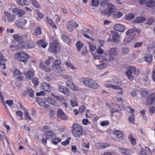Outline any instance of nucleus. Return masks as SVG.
I'll list each match as a JSON object with an SVG mask.
<instances>
[{
	"label": "nucleus",
	"mask_w": 155,
	"mask_h": 155,
	"mask_svg": "<svg viewBox=\"0 0 155 155\" xmlns=\"http://www.w3.org/2000/svg\"><path fill=\"white\" fill-rule=\"evenodd\" d=\"M72 132L74 137H80L83 134V128L78 124H74L72 126Z\"/></svg>",
	"instance_id": "nucleus-1"
},
{
	"label": "nucleus",
	"mask_w": 155,
	"mask_h": 155,
	"mask_svg": "<svg viewBox=\"0 0 155 155\" xmlns=\"http://www.w3.org/2000/svg\"><path fill=\"white\" fill-rule=\"evenodd\" d=\"M29 57V56L23 52L17 53L15 55V58L16 59L25 63L27 62Z\"/></svg>",
	"instance_id": "nucleus-2"
},
{
	"label": "nucleus",
	"mask_w": 155,
	"mask_h": 155,
	"mask_svg": "<svg viewBox=\"0 0 155 155\" xmlns=\"http://www.w3.org/2000/svg\"><path fill=\"white\" fill-rule=\"evenodd\" d=\"M61 62L60 60L57 59L53 61L52 63V67L55 72L58 73H61L64 70L61 67Z\"/></svg>",
	"instance_id": "nucleus-3"
},
{
	"label": "nucleus",
	"mask_w": 155,
	"mask_h": 155,
	"mask_svg": "<svg viewBox=\"0 0 155 155\" xmlns=\"http://www.w3.org/2000/svg\"><path fill=\"white\" fill-rule=\"evenodd\" d=\"M60 46L57 40H54L49 48V51L51 53H56L60 50Z\"/></svg>",
	"instance_id": "nucleus-4"
},
{
	"label": "nucleus",
	"mask_w": 155,
	"mask_h": 155,
	"mask_svg": "<svg viewBox=\"0 0 155 155\" xmlns=\"http://www.w3.org/2000/svg\"><path fill=\"white\" fill-rule=\"evenodd\" d=\"M19 49H30L34 47V45L33 41H27L22 42L19 43L18 45Z\"/></svg>",
	"instance_id": "nucleus-5"
},
{
	"label": "nucleus",
	"mask_w": 155,
	"mask_h": 155,
	"mask_svg": "<svg viewBox=\"0 0 155 155\" xmlns=\"http://www.w3.org/2000/svg\"><path fill=\"white\" fill-rule=\"evenodd\" d=\"M113 5L112 4L109 3L107 5V8L102 10L101 13L106 17H109L111 15L113 12Z\"/></svg>",
	"instance_id": "nucleus-6"
},
{
	"label": "nucleus",
	"mask_w": 155,
	"mask_h": 155,
	"mask_svg": "<svg viewBox=\"0 0 155 155\" xmlns=\"http://www.w3.org/2000/svg\"><path fill=\"white\" fill-rule=\"evenodd\" d=\"M100 61L103 63L100 64L96 65V68L99 69H102L106 68L107 65L108 61L107 58L104 56H102L100 59Z\"/></svg>",
	"instance_id": "nucleus-7"
},
{
	"label": "nucleus",
	"mask_w": 155,
	"mask_h": 155,
	"mask_svg": "<svg viewBox=\"0 0 155 155\" xmlns=\"http://www.w3.org/2000/svg\"><path fill=\"white\" fill-rule=\"evenodd\" d=\"M78 26L77 23L72 21H70L67 24V28L69 31H71L73 30L74 28L78 27Z\"/></svg>",
	"instance_id": "nucleus-8"
},
{
	"label": "nucleus",
	"mask_w": 155,
	"mask_h": 155,
	"mask_svg": "<svg viewBox=\"0 0 155 155\" xmlns=\"http://www.w3.org/2000/svg\"><path fill=\"white\" fill-rule=\"evenodd\" d=\"M117 50L116 48H111L110 50L109 60L112 61L114 59L115 57L117 55Z\"/></svg>",
	"instance_id": "nucleus-9"
},
{
	"label": "nucleus",
	"mask_w": 155,
	"mask_h": 155,
	"mask_svg": "<svg viewBox=\"0 0 155 155\" xmlns=\"http://www.w3.org/2000/svg\"><path fill=\"white\" fill-rule=\"evenodd\" d=\"M126 72H130L132 75L137 76L140 73L139 70L132 66H130L127 68V71Z\"/></svg>",
	"instance_id": "nucleus-10"
},
{
	"label": "nucleus",
	"mask_w": 155,
	"mask_h": 155,
	"mask_svg": "<svg viewBox=\"0 0 155 155\" xmlns=\"http://www.w3.org/2000/svg\"><path fill=\"white\" fill-rule=\"evenodd\" d=\"M143 54L144 61L150 63L152 62L153 61V57L151 54L147 52H143Z\"/></svg>",
	"instance_id": "nucleus-11"
},
{
	"label": "nucleus",
	"mask_w": 155,
	"mask_h": 155,
	"mask_svg": "<svg viewBox=\"0 0 155 155\" xmlns=\"http://www.w3.org/2000/svg\"><path fill=\"white\" fill-rule=\"evenodd\" d=\"M39 104L45 110H48L50 108V106L48 104H46V101L44 99L38 98L37 99Z\"/></svg>",
	"instance_id": "nucleus-12"
},
{
	"label": "nucleus",
	"mask_w": 155,
	"mask_h": 155,
	"mask_svg": "<svg viewBox=\"0 0 155 155\" xmlns=\"http://www.w3.org/2000/svg\"><path fill=\"white\" fill-rule=\"evenodd\" d=\"M155 101V92L150 94L147 99L146 104L147 105H151Z\"/></svg>",
	"instance_id": "nucleus-13"
},
{
	"label": "nucleus",
	"mask_w": 155,
	"mask_h": 155,
	"mask_svg": "<svg viewBox=\"0 0 155 155\" xmlns=\"http://www.w3.org/2000/svg\"><path fill=\"white\" fill-rule=\"evenodd\" d=\"M93 79L87 78H83L80 79L81 82L86 86L88 87Z\"/></svg>",
	"instance_id": "nucleus-14"
},
{
	"label": "nucleus",
	"mask_w": 155,
	"mask_h": 155,
	"mask_svg": "<svg viewBox=\"0 0 155 155\" xmlns=\"http://www.w3.org/2000/svg\"><path fill=\"white\" fill-rule=\"evenodd\" d=\"M112 36V40L114 42H118L120 39V37L118 32L115 31L111 32Z\"/></svg>",
	"instance_id": "nucleus-15"
},
{
	"label": "nucleus",
	"mask_w": 155,
	"mask_h": 155,
	"mask_svg": "<svg viewBox=\"0 0 155 155\" xmlns=\"http://www.w3.org/2000/svg\"><path fill=\"white\" fill-rule=\"evenodd\" d=\"M58 90L67 95H69L70 94V91L69 89L64 86L59 87L58 88Z\"/></svg>",
	"instance_id": "nucleus-16"
},
{
	"label": "nucleus",
	"mask_w": 155,
	"mask_h": 155,
	"mask_svg": "<svg viewBox=\"0 0 155 155\" xmlns=\"http://www.w3.org/2000/svg\"><path fill=\"white\" fill-rule=\"evenodd\" d=\"M46 137L47 139H51L52 140H56L55 138V134L51 130L47 131L45 133Z\"/></svg>",
	"instance_id": "nucleus-17"
},
{
	"label": "nucleus",
	"mask_w": 155,
	"mask_h": 155,
	"mask_svg": "<svg viewBox=\"0 0 155 155\" xmlns=\"http://www.w3.org/2000/svg\"><path fill=\"white\" fill-rule=\"evenodd\" d=\"M114 28L115 30L120 32H124L125 29L124 26L119 24L114 25Z\"/></svg>",
	"instance_id": "nucleus-18"
},
{
	"label": "nucleus",
	"mask_w": 155,
	"mask_h": 155,
	"mask_svg": "<svg viewBox=\"0 0 155 155\" xmlns=\"http://www.w3.org/2000/svg\"><path fill=\"white\" fill-rule=\"evenodd\" d=\"M58 117L62 120H66L67 117L63 111L61 109H58Z\"/></svg>",
	"instance_id": "nucleus-19"
},
{
	"label": "nucleus",
	"mask_w": 155,
	"mask_h": 155,
	"mask_svg": "<svg viewBox=\"0 0 155 155\" xmlns=\"http://www.w3.org/2000/svg\"><path fill=\"white\" fill-rule=\"evenodd\" d=\"M27 22L26 19H24L22 21H20L19 20H16L15 21L16 25L21 28H23Z\"/></svg>",
	"instance_id": "nucleus-20"
},
{
	"label": "nucleus",
	"mask_w": 155,
	"mask_h": 155,
	"mask_svg": "<svg viewBox=\"0 0 155 155\" xmlns=\"http://www.w3.org/2000/svg\"><path fill=\"white\" fill-rule=\"evenodd\" d=\"M5 62L6 61L4 60L2 53L0 52V66L3 69H6V67H5Z\"/></svg>",
	"instance_id": "nucleus-21"
},
{
	"label": "nucleus",
	"mask_w": 155,
	"mask_h": 155,
	"mask_svg": "<svg viewBox=\"0 0 155 155\" xmlns=\"http://www.w3.org/2000/svg\"><path fill=\"white\" fill-rule=\"evenodd\" d=\"M119 151L123 155H131L132 152L129 150L120 148L119 149Z\"/></svg>",
	"instance_id": "nucleus-22"
},
{
	"label": "nucleus",
	"mask_w": 155,
	"mask_h": 155,
	"mask_svg": "<svg viewBox=\"0 0 155 155\" xmlns=\"http://www.w3.org/2000/svg\"><path fill=\"white\" fill-rule=\"evenodd\" d=\"M104 86L106 87L111 88L114 90H117V89H121V87L119 86L113 84H104Z\"/></svg>",
	"instance_id": "nucleus-23"
},
{
	"label": "nucleus",
	"mask_w": 155,
	"mask_h": 155,
	"mask_svg": "<svg viewBox=\"0 0 155 155\" xmlns=\"http://www.w3.org/2000/svg\"><path fill=\"white\" fill-rule=\"evenodd\" d=\"M114 134L119 139L122 140L124 138V134L123 132L120 130H115L114 131Z\"/></svg>",
	"instance_id": "nucleus-24"
},
{
	"label": "nucleus",
	"mask_w": 155,
	"mask_h": 155,
	"mask_svg": "<svg viewBox=\"0 0 155 155\" xmlns=\"http://www.w3.org/2000/svg\"><path fill=\"white\" fill-rule=\"evenodd\" d=\"M21 73L18 70H15L13 72V75L14 77H17L18 79L20 81L23 80V77L22 76H20Z\"/></svg>",
	"instance_id": "nucleus-25"
},
{
	"label": "nucleus",
	"mask_w": 155,
	"mask_h": 155,
	"mask_svg": "<svg viewBox=\"0 0 155 155\" xmlns=\"http://www.w3.org/2000/svg\"><path fill=\"white\" fill-rule=\"evenodd\" d=\"M43 89L46 91H49L52 89V87L46 82L43 83L41 84Z\"/></svg>",
	"instance_id": "nucleus-26"
},
{
	"label": "nucleus",
	"mask_w": 155,
	"mask_h": 155,
	"mask_svg": "<svg viewBox=\"0 0 155 155\" xmlns=\"http://www.w3.org/2000/svg\"><path fill=\"white\" fill-rule=\"evenodd\" d=\"M24 74L26 76L27 80H30L34 76V72L32 71H28V72H25Z\"/></svg>",
	"instance_id": "nucleus-27"
},
{
	"label": "nucleus",
	"mask_w": 155,
	"mask_h": 155,
	"mask_svg": "<svg viewBox=\"0 0 155 155\" xmlns=\"http://www.w3.org/2000/svg\"><path fill=\"white\" fill-rule=\"evenodd\" d=\"M39 67L41 69L45 71L50 72L51 71V69L49 68H47L46 66L43 62H41L40 63Z\"/></svg>",
	"instance_id": "nucleus-28"
},
{
	"label": "nucleus",
	"mask_w": 155,
	"mask_h": 155,
	"mask_svg": "<svg viewBox=\"0 0 155 155\" xmlns=\"http://www.w3.org/2000/svg\"><path fill=\"white\" fill-rule=\"evenodd\" d=\"M146 20V18L145 17L140 16L136 18L133 22L137 23H141L145 21Z\"/></svg>",
	"instance_id": "nucleus-29"
},
{
	"label": "nucleus",
	"mask_w": 155,
	"mask_h": 155,
	"mask_svg": "<svg viewBox=\"0 0 155 155\" xmlns=\"http://www.w3.org/2000/svg\"><path fill=\"white\" fill-rule=\"evenodd\" d=\"M96 148L98 149L104 148L109 146V145L107 143H97L96 144Z\"/></svg>",
	"instance_id": "nucleus-30"
},
{
	"label": "nucleus",
	"mask_w": 155,
	"mask_h": 155,
	"mask_svg": "<svg viewBox=\"0 0 155 155\" xmlns=\"http://www.w3.org/2000/svg\"><path fill=\"white\" fill-rule=\"evenodd\" d=\"M122 13L120 12L117 11L113 12L112 17L115 19L119 18L122 16Z\"/></svg>",
	"instance_id": "nucleus-31"
},
{
	"label": "nucleus",
	"mask_w": 155,
	"mask_h": 155,
	"mask_svg": "<svg viewBox=\"0 0 155 155\" xmlns=\"http://www.w3.org/2000/svg\"><path fill=\"white\" fill-rule=\"evenodd\" d=\"M90 82L91 83L89 85L88 87L93 89H97L98 88L99 86L94 80H93L92 81Z\"/></svg>",
	"instance_id": "nucleus-32"
},
{
	"label": "nucleus",
	"mask_w": 155,
	"mask_h": 155,
	"mask_svg": "<svg viewBox=\"0 0 155 155\" xmlns=\"http://www.w3.org/2000/svg\"><path fill=\"white\" fill-rule=\"evenodd\" d=\"M146 5L147 7L152 8L155 7V0H150L146 2Z\"/></svg>",
	"instance_id": "nucleus-33"
},
{
	"label": "nucleus",
	"mask_w": 155,
	"mask_h": 155,
	"mask_svg": "<svg viewBox=\"0 0 155 155\" xmlns=\"http://www.w3.org/2000/svg\"><path fill=\"white\" fill-rule=\"evenodd\" d=\"M46 19L48 24L53 28L54 29H57V26L54 24L52 20L51 19L48 18V17H47Z\"/></svg>",
	"instance_id": "nucleus-34"
},
{
	"label": "nucleus",
	"mask_w": 155,
	"mask_h": 155,
	"mask_svg": "<svg viewBox=\"0 0 155 155\" xmlns=\"http://www.w3.org/2000/svg\"><path fill=\"white\" fill-rule=\"evenodd\" d=\"M126 75L127 77V78L130 81H133L134 78L137 76L136 75H132V74H130L129 72H126Z\"/></svg>",
	"instance_id": "nucleus-35"
},
{
	"label": "nucleus",
	"mask_w": 155,
	"mask_h": 155,
	"mask_svg": "<svg viewBox=\"0 0 155 155\" xmlns=\"http://www.w3.org/2000/svg\"><path fill=\"white\" fill-rule=\"evenodd\" d=\"M46 101L51 105H54L56 102L51 97H48L46 99Z\"/></svg>",
	"instance_id": "nucleus-36"
},
{
	"label": "nucleus",
	"mask_w": 155,
	"mask_h": 155,
	"mask_svg": "<svg viewBox=\"0 0 155 155\" xmlns=\"http://www.w3.org/2000/svg\"><path fill=\"white\" fill-rule=\"evenodd\" d=\"M16 3L19 5L24 6L27 4V0H15Z\"/></svg>",
	"instance_id": "nucleus-37"
},
{
	"label": "nucleus",
	"mask_w": 155,
	"mask_h": 155,
	"mask_svg": "<svg viewBox=\"0 0 155 155\" xmlns=\"http://www.w3.org/2000/svg\"><path fill=\"white\" fill-rule=\"evenodd\" d=\"M24 116L25 118L27 120H31V117L28 110L27 109L24 110Z\"/></svg>",
	"instance_id": "nucleus-38"
},
{
	"label": "nucleus",
	"mask_w": 155,
	"mask_h": 155,
	"mask_svg": "<svg viewBox=\"0 0 155 155\" xmlns=\"http://www.w3.org/2000/svg\"><path fill=\"white\" fill-rule=\"evenodd\" d=\"M64 64L69 68H70L72 70L77 69V68L75 67L70 62H65Z\"/></svg>",
	"instance_id": "nucleus-39"
},
{
	"label": "nucleus",
	"mask_w": 155,
	"mask_h": 155,
	"mask_svg": "<svg viewBox=\"0 0 155 155\" xmlns=\"http://www.w3.org/2000/svg\"><path fill=\"white\" fill-rule=\"evenodd\" d=\"M37 43L39 47H41L43 48H45L47 45L44 42V40H43L38 41Z\"/></svg>",
	"instance_id": "nucleus-40"
},
{
	"label": "nucleus",
	"mask_w": 155,
	"mask_h": 155,
	"mask_svg": "<svg viewBox=\"0 0 155 155\" xmlns=\"http://www.w3.org/2000/svg\"><path fill=\"white\" fill-rule=\"evenodd\" d=\"M67 85L71 89L73 90H76L75 88V86L73 82L71 81H68L66 82Z\"/></svg>",
	"instance_id": "nucleus-41"
},
{
	"label": "nucleus",
	"mask_w": 155,
	"mask_h": 155,
	"mask_svg": "<svg viewBox=\"0 0 155 155\" xmlns=\"http://www.w3.org/2000/svg\"><path fill=\"white\" fill-rule=\"evenodd\" d=\"M99 4V0H92L91 2V5L93 7L97 6Z\"/></svg>",
	"instance_id": "nucleus-42"
},
{
	"label": "nucleus",
	"mask_w": 155,
	"mask_h": 155,
	"mask_svg": "<svg viewBox=\"0 0 155 155\" xmlns=\"http://www.w3.org/2000/svg\"><path fill=\"white\" fill-rule=\"evenodd\" d=\"M35 13L38 16L37 19L38 20H41L44 16V15L41 13L38 10H35Z\"/></svg>",
	"instance_id": "nucleus-43"
},
{
	"label": "nucleus",
	"mask_w": 155,
	"mask_h": 155,
	"mask_svg": "<svg viewBox=\"0 0 155 155\" xmlns=\"http://www.w3.org/2000/svg\"><path fill=\"white\" fill-rule=\"evenodd\" d=\"M128 138L130 140L131 144L134 145L136 144L135 139L131 134H130L128 136Z\"/></svg>",
	"instance_id": "nucleus-44"
},
{
	"label": "nucleus",
	"mask_w": 155,
	"mask_h": 155,
	"mask_svg": "<svg viewBox=\"0 0 155 155\" xmlns=\"http://www.w3.org/2000/svg\"><path fill=\"white\" fill-rule=\"evenodd\" d=\"M76 45L78 50L81 51V49L83 46L84 44L81 41H79L76 43Z\"/></svg>",
	"instance_id": "nucleus-45"
},
{
	"label": "nucleus",
	"mask_w": 155,
	"mask_h": 155,
	"mask_svg": "<svg viewBox=\"0 0 155 155\" xmlns=\"http://www.w3.org/2000/svg\"><path fill=\"white\" fill-rule=\"evenodd\" d=\"M135 17L134 15L130 13L127 14L125 16L126 19L127 20H130L133 19Z\"/></svg>",
	"instance_id": "nucleus-46"
},
{
	"label": "nucleus",
	"mask_w": 155,
	"mask_h": 155,
	"mask_svg": "<svg viewBox=\"0 0 155 155\" xmlns=\"http://www.w3.org/2000/svg\"><path fill=\"white\" fill-rule=\"evenodd\" d=\"M61 37L63 41L66 43H69L70 42V40L68 37L65 35L63 33L61 35Z\"/></svg>",
	"instance_id": "nucleus-47"
},
{
	"label": "nucleus",
	"mask_w": 155,
	"mask_h": 155,
	"mask_svg": "<svg viewBox=\"0 0 155 155\" xmlns=\"http://www.w3.org/2000/svg\"><path fill=\"white\" fill-rule=\"evenodd\" d=\"M149 95V92L147 91H142L141 93V97L143 98H146Z\"/></svg>",
	"instance_id": "nucleus-48"
},
{
	"label": "nucleus",
	"mask_w": 155,
	"mask_h": 155,
	"mask_svg": "<svg viewBox=\"0 0 155 155\" xmlns=\"http://www.w3.org/2000/svg\"><path fill=\"white\" fill-rule=\"evenodd\" d=\"M129 51V50L128 48H124L121 51V54L123 55H127L128 54Z\"/></svg>",
	"instance_id": "nucleus-49"
},
{
	"label": "nucleus",
	"mask_w": 155,
	"mask_h": 155,
	"mask_svg": "<svg viewBox=\"0 0 155 155\" xmlns=\"http://www.w3.org/2000/svg\"><path fill=\"white\" fill-rule=\"evenodd\" d=\"M32 4L35 7L39 8L40 6L38 2L36 0H30Z\"/></svg>",
	"instance_id": "nucleus-50"
},
{
	"label": "nucleus",
	"mask_w": 155,
	"mask_h": 155,
	"mask_svg": "<svg viewBox=\"0 0 155 155\" xmlns=\"http://www.w3.org/2000/svg\"><path fill=\"white\" fill-rule=\"evenodd\" d=\"M154 22V19L153 17H151L148 19L147 23L149 25H151Z\"/></svg>",
	"instance_id": "nucleus-51"
},
{
	"label": "nucleus",
	"mask_w": 155,
	"mask_h": 155,
	"mask_svg": "<svg viewBox=\"0 0 155 155\" xmlns=\"http://www.w3.org/2000/svg\"><path fill=\"white\" fill-rule=\"evenodd\" d=\"M25 12L23 10L19 8L18 11L17 15H18V17L20 18V17H22V16L25 14Z\"/></svg>",
	"instance_id": "nucleus-52"
},
{
	"label": "nucleus",
	"mask_w": 155,
	"mask_h": 155,
	"mask_svg": "<svg viewBox=\"0 0 155 155\" xmlns=\"http://www.w3.org/2000/svg\"><path fill=\"white\" fill-rule=\"evenodd\" d=\"M71 104V106L73 107H76L78 105L76 99H73L70 101Z\"/></svg>",
	"instance_id": "nucleus-53"
},
{
	"label": "nucleus",
	"mask_w": 155,
	"mask_h": 155,
	"mask_svg": "<svg viewBox=\"0 0 155 155\" xmlns=\"http://www.w3.org/2000/svg\"><path fill=\"white\" fill-rule=\"evenodd\" d=\"M54 59V58L53 57H49L48 59L45 61V64L48 66L50 64L51 62Z\"/></svg>",
	"instance_id": "nucleus-54"
},
{
	"label": "nucleus",
	"mask_w": 155,
	"mask_h": 155,
	"mask_svg": "<svg viewBox=\"0 0 155 155\" xmlns=\"http://www.w3.org/2000/svg\"><path fill=\"white\" fill-rule=\"evenodd\" d=\"M17 42H19L22 40V37L18 35H16L13 36Z\"/></svg>",
	"instance_id": "nucleus-55"
},
{
	"label": "nucleus",
	"mask_w": 155,
	"mask_h": 155,
	"mask_svg": "<svg viewBox=\"0 0 155 155\" xmlns=\"http://www.w3.org/2000/svg\"><path fill=\"white\" fill-rule=\"evenodd\" d=\"M102 47L100 46H98L97 49V54H102L104 53V50L101 48Z\"/></svg>",
	"instance_id": "nucleus-56"
},
{
	"label": "nucleus",
	"mask_w": 155,
	"mask_h": 155,
	"mask_svg": "<svg viewBox=\"0 0 155 155\" xmlns=\"http://www.w3.org/2000/svg\"><path fill=\"white\" fill-rule=\"evenodd\" d=\"M107 1L106 0H104L101 2L100 4L101 7L102 8H104L105 7L106 5L107 6Z\"/></svg>",
	"instance_id": "nucleus-57"
},
{
	"label": "nucleus",
	"mask_w": 155,
	"mask_h": 155,
	"mask_svg": "<svg viewBox=\"0 0 155 155\" xmlns=\"http://www.w3.org/2000/svg\"><path fill=\"white\" fill-rule=\"evenodd\" d=\"M41 28L40 27H38L35 29V33L36 35H40L41 34Z\"/></svg>",
	"instance_id": "nucleus-58"
},
{
	"label": "nucleus",
	"mask_w": 155,
	"mask_h": 155,
	"mask_svg": "<svg viewBox=\"0 0 155 155\" xmlns=\"http://www.w3.org/2000/svg\"><path fill=\"white\" fill-rule=\"evenodd\" d=\"M139 155H147L146 151L143 148L141 147L140 148V152L139 153Z\"/></svg>",
	"instance_id": "nucleus-59"
},
{
	"label": "nucleus",
	"mask_w": 155,
	"mask_h": 155,
	"mask_svg": "<svg viewBox=\"0 0 155 155\" xmlns=\"http://www.w3.org/2000/svg\"><path fill=\"white\" fill-rule=\"evenodd\" d=\"M52 95L58 100L62 101L64 100V98L62 97L55 96L53 94H52Z\"/></svg>",
	"instance_id": "nucleus-60"
},
{
	"label": "nucleus",
	"mask_w": 155,
	"mask_h": 155,
	"mask_svg": "<svg viewBox=\"0 0 155 155\" xmlns=\"http://www.w3.org/2000/svg\"><path fill=\"white\" fill-rule=\"evenodd\" d=\"M82 123L84 125H87L88 124H91V123L87 119H84L82 120Z\"/></svg>",
	"instance_id": "nucleus-61"
},
{
	"label": "nucleus",
	"mask_w": 155,
	"mask_h": 155,
	"mask_svg": "<svg viewBox=\"0 0 155 155\" xmlns=\"http://www.w3.org/2000/svg\"><path fill=\"white\" fill-rule=\"evenodd\" d=\"M89 48L90 49V51L92 52L93 51H95L96 49V47L94 45H93L89 44Z\"/></svg>",
	"instance_id": "nucleus-62"
},
{
	"label": "nucleus",
	"mask_w": 155,
	"mask_h": 155,
	"mask_svg": "<svg viewBox=\"0 0 155 155\" xmlns=\"http://www.w3.org/2000/svg\"><path fill=\"white\" fill-rule=\"evenodd\" d=\"M143 44V42L142 41L141 42H137L135 44L134 48H137L141 46Z\"/></svg>",
	"instance_id": "nucleus-63"
},
{
	"label": "nucleus",
	"mask_w": 155,
	"mask_h": 155,
	"mask_svg": "<svg viewBox=\"0 0 155 155\" xmlns=\"http://www.w3.org/2000/svg\"><path fill=\"white\" fill-rule=\"evenodd\" d=\"M27 91L29 94V95L31 97H32L34 95L33 91L31 88H28L27 90Z\"/></svg>",
	"instance_id": "nucleus-64"
}]
</instances>
